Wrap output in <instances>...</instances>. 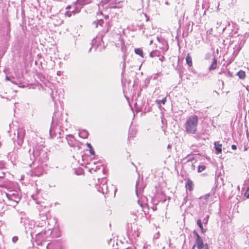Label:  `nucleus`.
<instances>
[{
    "label": "nucleus",
    "mask_w": 249,
    "mask_h": 249,
    "mask_svg": "<svg viewBox=\"0 0 249 249\" xmlns=\"http://www.w3.org/2000/svg\"><path fill=\"white\" fill-rule=\"evenodd\" d=\"M204 247H205L204 249H209L208 246L207 244H205Z\"/></svg>",
    "instance_id": "c03bdc74"
},
{
    "label": "nucleus",
    "mask_w": 249,
    "mask_h": 249,
    "mask_svg": "<svg viewBox=\"0 0 249 249\" xmlns=\"http://www.w3.org/2000/svg\"><path fill=\"white\" fill-rule=\"evenodd\" d=\"M231 148L232 150H236L237 149V146L236 145L232 144L231 145Z\"/></svg>",
    "instance_id": "a19ab883"
},
{
    "label": "nucleus",
    "mask_w": 249,
    "mask_h": 249,
    "mask_svg": "<svg viewBox=\"0 0 249 249\" xmlns=\"http://www.w3.org/2000/svg\"><path fill=\"white\" fill-rule=\"evenodd\" d=\"M16 193H18V192L15 191V190H12V191H9L8 193H6V199L10 198V197H12V196H13L15 195V194Z\"/></svg>",
    "instance_id": "412c9836"
},
{
    "label": "nucleus",
    "mask_w": 249,
    "mask_h": 249,
    "mask_svg": "<svg viewBox=\"0 0 249 249\" xmlns=\"http://www.w3.org/2000/svg\"><path fill=\"white\" fill-rule=\"evenodd\" d=\"M5 167V163L3 161H0V170H3Z\"/></svg>",
    "instance_id": "7c9ffc66"
},
{
    "label": "nucleus",
    "mask_w": 249,
    "mask_h": 249,
    "mask_svg": "<svg viewBox=\"0 0 249 249\" xmlns=\"http://www.w3.org/2000/svg\"><path fill=\"white\" fill-rule=\"evenodd\" d=\"M125 57H126V55L125 54H124V55L123 56V60H124V62H123V65H122V74H123V73L124 72V71H125Z\"/></svg>",
    "instance_id": "bb28decb"
},
{
    "label": "nucleus",
    "mask_w": 249,
    "mask_h": 249,
    "mask_svg": "<svg viewBox=\"0 0 249 249\" xmlns=\"http://www.w3.org/2000/svg\"><path fill=\"white\" fill-rule=\"evenodd\" d=\"M160 60H162V58H160Z\"/></svg>",
    "instance_id": "bf43d9fd"
},
{
    "label": "nucleus",
    "mask_w": 249,
    "mask_h": 249,
    "mask_svg": "<svg viewBox=\"0 0 249 249\" xmlns=\"http://www.w3.org/2000/svg\"><path fill=\"white\" fill-rule=\"evenodd\" d=\"M92 170H93V168H91V169L90 170V171H91Z\"/></svg>",
    "instance_id": "4d7b16f0"
},
{
    "label": "nucleus",
    "mask_w": 249,
    "mask_h": 249,
    "mask_svg": "<svg viewBox=\"0 0 249 249\" xmlns=\"http://www.w3.org/2000/svg\"><path fill=\"white\" fill-rule=\"evenodd\" d=\"M66 139L67 141L68 144L71 147L76 146L77 142L74 136L71 134H69L66 136Z\"/></svg>",
    "instance_id": "1a4fd4ad"
},
{
    "label": "nucleus",
    "mask_w": 249,
    "mask_h": 249,
    "mask_svg": "<svg viewBox=\"0 0 249 249\" xmlns=\"http://www.w3.org/2000/svg\"><path fill=\"white\" fill-rule=\"evenodd\" d=\"M18 240V237L17 236H14L12 238V241L14 243L17 242Z\"/></svg>",
    "instance_id": "4c0bfd02"
},
{
    "label": "nucleus",
    "mask_w": 249,
    "mask_h": 249,
    "mask_svg": "<svg viewBox=\"0 0 249 249\" xmlns=\"http://www.w3.org/2000/svg\"><path fill=\"white\" fill-rule=\"evenodd\" d=\"M44 172V170L42 167L38 166L32 172V176L39 177Z\"/></svg>",
    "instance_id": "9d476101"
},
{
    "label": "nucleus",
    "mask_w": 249,
    "mask_h": 249,
    "mask_svg": "<svg viewBox=\"0 0 249 249\" xmlns=\"http://www.w3.org/2000/svg\"><path fill=\"white\" fill-rule=\"evenodd\" d=\"M206 169V166L205 165H199L197 169V172L198 173H200L204 171Z\"/></svg>",
    "instance_id": "cd10ccee"
},
{
    "label": "nucleus",
    "mask_w": 249,
    "mask_h": 249,
    "mask_svg": "<svg viewBox=\"0 0 249 249\" xmlns=\"http://www.w3.org/2000/svg\"><path fill=\"white\" fill-rule=\"evenodd\" d=\"M208 218H209V216H207V218H205L204 219L203 221H204V224H207Z\"/></svg>",
    "instance_id": "ea45409f"
},
{
    "label": "nucleus",
    "mask_w": 249,
    "mask_h": 249,
    "mask_svg": "<svg viewBox=\"0 0 249 249\" xmlns=\"http://www.w3.org/2000/svg\"><path fill=\"white\" fill-rule=\"evenodd\" d=\"M248 113H249V110H248Z\"/></svg>",
    "instance_id": "052dcab7"
},
{
    "label": "nucleus",
    "mask_w": 249,
    "mask_h": 249,
    "mask_svg": "<svg viewBox=\"0 0 249 249\" xmlns=\"http://www.w3.org/2000/svg\"><path fill=\"white\" fill-rule=\"evenodd\" d=\"M73 6L74 7V9L71 11L73 15L79 13L80 12L81 8L83 7L81 5H79L78 4L76 3L75 4L74 2L73 3Z\"/></svg>",
    "instance_id": "ddd939ff"
},
{
    "label": "nucleus",
    "mask_w": 249,
    "mask_h": 249,
    "mask_svg": "<svg viewBox=\"0 0 249 249\" xmlns=\"http://www.w3.org/2000/svg\"><path fill=\"white\" fill-rule=\"evenodd\" d=\"M160 60H162V58H160Z\"/></svg>",
    "instance_id": "13d9d810"
},
{
    "label": "nucleus",
    "mask_w": 249,
    "mask_h": 249,
    "mask_svg": "<svg viewBox=\"0 0 249 249\" xmlns=\"http://www.w3.org/2000/svg\"><path fill=\"white\" fill-rule=\"evenodd\" d=\"M232 27L233 28V29H231V31L229 33V36L231 37H236L238 36L237 34L238 33V29L235 28V25L234 24H232Z\"/></svg>",
    "instance_id": "2eb2a0df"
},
{
    "label": "nucleus",
    "mask_w": 249,
    "mask_h": 249,
    "mask_svg": "<svg viewBox=\"0 0 249 249\" xmlns=\"http://www.w3.org/2000/svg\"><path fill=\"white\" fill-rule=\"evenodd\" d=\"M139 181H137L136 182V193H137V191L138 190V189H139Z\"/></svg>",
    "instance_id": "f704fd0d"
},
{
    "label": "nucleus",
    "mask_w": 249,
    "mask_h": 249,
    "mask_svg": "<svg viewBox=\"0 0 249 249\" xmlns=\"http://www.w3.org/2000/svg\"><path fill=\"white\" fill-rule=\"evenodd\" d=\"M185 187L187 190L190 191H193L194 189V184L192 180L188 179L185 183Z\"/></svg>",
    "instance_id": "f8f14e48"
},
{
    "label": "nucleus",
    "mask_w": 249,
    "mask_h": 249,
    "mask_svg": "<svg viewBox=\"0 0 249 249\" xmlns=\"http://www.w3.org/2000/svg\"><path fill=\"white\" fill-rule=\"evenodd\" d=\"M3 170H0V178H4L5 173L3 171Z\"/></svg>",
    "instance_id": "2f4dec72"
},
{
    "label": "nucleus",
    "mask_w": 249,
    "mask_h": 249,
    "mask_svg": "<svg viewBox=\"0 0 249 249\" xmlns=\"http://www.w3.org/2000/svg\"><path fill=\"white\" fill-rule=\"evenodd\" d=\"M96 42V39L95 38H93L92 40V42H91V44H92V46L90 47V48L89 49V52H90L92 49V46H93V44L94 43Z\"/></svg>",
    "instance_id": "c9c22d12"
},
{
    "label": "nucleus",
    "mask_w": 249,
    "mask_h": 249,
    "mask_svg": "<svg viewBox=\"0 0 249 249\" xmlns=\"http://www.w3.org/2000/svg\"><path fill=\"white\" fill-rule=\"evenodd\" d=\"M127 234L129 235H131L134 237H139L140 232L138 231V228L137 224L135 223L128 224L127 228Z\"/></svg>",
    "instance_id": "0eeeda50"
},
{
    "label": "nucleus",
    "mask_w": 249,
    "mask_h": 249,
    "mask_svg": "<svg viewBox=\"0 0 249 249\" xmlns=\"http://www.w3.org/2000/svg\"><path fill=\"white\" fill-rule=\"evenodd\" d=\"M10 23L7 19L5 18L3 26L1 29L0 34L6 41H8L10 39Z\"/></svg>",
    "instance_id": "20e7f679"
},
{
    "label": "nucleus",
    "mask_w": 249,
    "mask_h": 249,
    "mask_svg": "<svg viewBox=\"0 0 249 249\" xmlns=\"http://www.w3.org/2000/svg\"><path fill=\"white\" fill-rule=\"evenodd\" d=\"M25 130L22 128H19L18 130V140H17V143L19 146H21L23 142L24 137L25 135Z\"/></svg>",
    "instance_id": "6e6552de"
},
{
    "label": "nucleus",
    "mask_w": 249,
    "mask_h": 249,
    "mask_svg": "<svg viewBox=\"0 0 249 249\" xmlns=\"http://www.w3.org/2000/svg\"><path fill=\"white\" fill-rule=\"evenodd\" d=\"M104 22L103 19H100L99 20H97V21H95L93 22V24L95 25L96 27H97L98 25L103 26Z\"/></svg>",
    "instance_id": "393cba45"
},
{
    "label": "nucleus",
    "mask_w": 249,
    "mask_h": 249,
    "mask_svg": "<svg viewBox=\"0 0 249 249\" xmlns=\"http://www.w3.org/2000/svg\"><path fill=\"white\" fill-rule=\"evenodd\" d=\"M38 209L39 212L38 219L39 221H40L39 223V226L43 227L46 225V221L48 219L49 212V208L46 206L41 205L39 206Z\"/></svg>",
    "instance_id": "7ed1b4c3"
},
{
    "label": "nucleus",
    "mask_w": 249,
    "mask_h": 249,
    "mask_svg": "<svg viewBox=\"0 0 249 249\" xmlns=\"http://www.w3.org/2000/svg\"><path fill=\"white\" fill-rule=\"evenodd\" d=\"M87 146L89 148V151L90 154L91 155H95V152H94V149L92 148V145L90 143H87Z\"/></svg>",
    "instance_id": "a878e982"
},
{
    "label": "nucleus",
    "mask_w": 249,
    "mask_h": 249,
    "mask_svg": "<svg viewBox=\"0 0 249 249\" xmlns=\"http://www.w3.org/2000/svg\"><path fill=\"white\" fill-rule=\"evenodd\" d=\"M198 118L196 115L189 116L185 123V128L187 133L194 134L197 130Z\"/></svg>",
    "instance_id": "f03ea898"
},
{
    "label": "nucleus",
    "mask_w": 249,
    "mask_h": 249,
    "mask_svg": "<svg viewBox=\"0 0 249 249\" xmlns=\"http://www.w3.org/2000/svg\"><path fill=\"white\" fill-rule=\"evenodd\" d=\"M108 18V16H107L106 17V18Z\"/></svg>",
    "instance_id": "864d4df0"
},
{
    "label": "nucleus",
    "mask_w": 249,
    "mask_h": 249,
    "mask_svg": "<svg viewBox=\"0 0 249 249\" xmlns=\"http://www.w3.org/2000/svg\"><path fill=\"white\" fill-rule=\"evenodd\" d=\"M32 197L34 199H35V197H34L33 196H32Z\"/></svg>",
    "instance_id": "8fccbe9b"
},
{
    "label": "nucleus",
    "mask_w": 249,
    "mask_h": 249,
    "mask_svg": "<svg viewBox=\"0 0 249 249\" xmlns=\"http://www.w3.org/2000/svg\"><path fill=\"white\" fill-rule=\"evenodd\" d=\"M214 147L215 152L217 154H219L222 152V144L218 142H214Z\"/></svg>",
    "instance_id": "dca6fc26"
},
{
    "label": "nucleus",
    "mask_w": 249,
    "mask_h": 249,
    "mask_svg": "<svg viewBox=\"0 0 249 249\" xmlns=\"http://www.w3.org/2000/svg\"><path fill=\"white\" fill-rule=\"evenodd\" d=\"M27 154L29 156V159L30 161H28L29 164H31V162L33 163L34 161L37 160L39 162H44L48 159L47 153L45 149V147L42 145H37L36 147L34 148L32 151V155H31V150L30 148L29 150L27 149Z\"/></svg>",
    "instance_id": "f257e3e1"
},
{
    "label": "nucleus",
    "mask_w": 249,
    "mask_h": 249,
    "mask_svg": "<svg viewBox=\"0 0 249 249\" xmlns=\"http://www.w3.org/2000/svg\"><path fill=\"white\" fill-rule=\"evenodd\" d=\"M108 30H109V27L107 28V31H108Z\"/></svg>",
    "instance_id": "6e6d98bb"
},
{
    "label": "nucleus",
    "mask_w": 249,
    "mask_h": 249,
    "mask_svg": "<svg viewBox=\"0 0 249 249\" xmlns=\"http://www.w3.org/2000/svg\"><path fill=\"white\" fill-rule=\"evenodd\" d=\"M160 54V52L159 51L155 50L152 51L150 54L149 55L151 57H154L155 56H159Z\"/></svg>",
    "instance_id": "b1692460"
},
{
    "label": "nucleus",
    "mask_w": 249,
    "mask_h": 249,
    "mask_svg": "<svg viewBox=\"0 0 249 249\" xmlns=\"http://www.w3.org/2000/svg\"><path fill=\"white\" fill-rule=\"evenodd\" d=\"M217 66V59L215 57L213 58V62L210 67L209 68V70L210 71L212 70H215Z\"/></svg>",
    "instance_id": "f3484780"
},
{
    "label": "nucleus",
    "mask_w": 249,
    "mask_h": 249,
    "mask_svg": "<svg viewBox=\"0 0 249 249\" xmlns=\"http://www.w3.org/2000/svg\"><path fill=\"white\" fill-rule=\"evenodd\" d=\"M136 131L135 130L132 129L129 133V138H133L135 137Z\"/></svg>",
    "instance_id": "c756f323"
},
{
    "label": "nucleus",
    "mask_w": 249,
    "mask_h": 249,
    "mask_svg": "<svg viewBox=\"0 0 249 249\" xmlns=\"http://www.w3.org/2000/svg\"><path fill=\"white\" fill-rule=\"evenodd\" d=\"M236 75H237L240 79H244L246 77V73L244 71L240 70L237 72Z\"/></svg>",
    "instance_id": "aec40b11"
},
{
    "label": "nucleus",
    "mask_w": 249,
    "mask_h": 249,
    "mask_svg": "<svg viewBox=\"0 0 249 249\" xmlns=\"http://www.w3.org/2000/svg\"><path fill=\"white\" fill-rule=\"evenodd\" d=\"M134 52L136 54L140 55L141 57H144V53L142 48L135 49Z\"/></svg>",
    "instance_id": "6ab92c4d"
},
{
    "label": "nucleus",
    "mask_w": 249,
    "mask_h": 249,
    "mask_svg": "<svg viewBox=\"0 0 249 249\" xmlns=\"http://www.w3.org/2000/svg\"><path fill=\"white\" fill-rule=\"evenodd\" d=\"M191 169L193 170L195 169V166L193 163L191 164Z\"/></svg>",
    "instance_id": "37998d69"
},
{
    "label": "nucleus",
    "mask_w": 249,
    "mask_h": 249,
    "mask_svg": "<svg viewBox=\"0 0 249 249\" xmlns=\"http://www.w3.org/2000/svg\"><path fill=\"white\" fill-rule=\"evenodd\" d=\"M195 247H196V245H194L193 246V247H192V249H195Z\"/></svg>",
    "instance_id": "de8ad7c7"
},
{
    "label": "nucleus",
    "mask_w": 249,
    "mask_h": 249,
    "mask_svg": "<svg viewBox=\"0 0 249 249\" xmlns=\"http://www.w3.org/2000/svg\"><path fill=\"white\" fill-rule=\"evenodd\" d=\"M165 3H166V4H168V2L167 1H166V2H165Z\"/></svg>",
    "instance_id": "3c124183"
},
{
    "label": "nucleus",
    "mask_w": 249,
    "mask_h": 249,
    "mask_svg": "<svg viewBox=\"0 0 249 249\" xmlns=\"http://www.w3.org/2000/svg\"><path fill=\"white\" fill-rule=\"evenodd\" d=\"M21 199V196L19 193H16L15 195L12 196L10 198L3 199L4 202L7 205L15 207Z\"/></svg>",
    "instance_id": "423d86ee"
},
{
    "label": "nucleus",
    "mask_w": 249,
    "mask_h": 249,
    "mask_svg": "<svg viewBox=\"0 0 249 249\" xmlns=\"http://www.w3.org/2000/svg\"><path fill=\"white\" fill-rule=\"evenodd\" d=\"M65 14L66 16L71 17L73 13L71 12V11H67Z\"/></svg>",
    "instance_id": "473e14b6"
},
{
    "label": "nucleus",
    "mask_w": 249,
    "mask_h": 249,
    "mask_svg": "<svg viewBox=\"0 0 249 249\" xmlns=\"http://www.w3.org/2000/svg\"><path fill=\"white\" fill-rule=\"evenodd\" d=\"M193 233L196 236V238H198V237H200L199 234L195 230L193 231Z\"/></svg>",
    "instance_id": "e433bc0d"
},
{
    "label": "nucleus",
    "mask_w": 249,
    "mask_h": 249,
    "mask_svg": "<svg viewBox=\"0 0 249 249\" xmlns=\"http://www.w3.org/2000/svg\"><path fill=\"white\" fill-rule=\"evenodd\" d=\"M152 43V41H150V44H151Z\"/></svg>",
    "instance_id": "5fc2aeb1"
},
{
    "label": "nucleus",
    "mask_w": 249,
    "mask_h": 249,
    "mask_svg": "<svg viewBox=\"0 0 249 249\" xmlns=\"http://www.w3.org/2000/svg\"><path fill=\"white\" fill-rule=\"evenodd\" d=\"M6 80H10V79H9V78L8 76H6Z\"/></svg>",
    "instance_id": "49530a36"
},
{
    "label": "nucleus",
    "mask_w": 249,
    "mask_h": 249,
    "mask_svg": "<svg viewBox=\"0 0 249 249\" xmlns=\"http://www.w3.org/2000/svg\"><path fill=\"white\" fill-rule=\"evenodd\" d=\"M166 101V99L165 98L162 99L161 100L157 101V102L159 104L162 103V104H164Z\"/></svg>",
    "instance_id": "72a5a7b5"
},
{
    "label": "nucleus",
    "mask_w": 249,
    "mask_h": 249,
    "mask_svg": "<svg viewBox=\"0 0 249 249\" xmlns=\"http://www.w3.org/2000/svg\"><path fill=\"white\" fill-rule=\"evenodd\" d=\"M88 135V131L85 130H81L79 132V136L83 139L87 138Z\"/></svg>",
    "instance_id": "a211bd4d"
},
{
    "label": "nucleus",
    "mask_w": 249,
    "mask_h": 249,
    "mask_svg": "<svg viewBox=\"0 0 249 249\" xmlns=\"http://www.w3.org/2000/svg\"><path fill=\"white\" fill-rule=\"evenodd\" d=\"M2 2V0H0V4Z\"/></svg>",
    "instance_id": "09e8293b"
},
{
    "label": "nucleus",
    "mask_w": 249,
    "mask_h": 249,
    "mask_svg": "<svg viewBox=\"0 0 249 249\" xmlns=\"http://www.w3.org/2000/svg\"><path fill=\"white\" fill-rule=\"evenodd\" d=\"M71 6H72L71 5H68V6L67 7L66 9H70V8H71Z\"/></svg>",
    "instance_id": "a18cd8bd"
},
{
    "label": "nucleus",
    "mask_w": 249,
    "mask_h": 249,
    "mask_svg": "<svg viewBox=\"0 0 249 249\" xmlns=\"http://www.w3.org/2000/svg\"><path fill=\"white\" fill-rule=\"evenodd\" d=\"M196 246H197L198 249H202L204 248V243L201 237L196 238L195 240Z\"/></svg>",
    "instance_id": "9b49d317"
},
{
    "label": "nucleus",
    "mask_w": 249,
    "mask_h": 249,
    "mask_svg": "<svg viewBox=\"0 0 249 249\" xmlns=\"http://www.w3.org/2000/svg\"><path fill=\"white\" fill-rule=\"evenodd\" d=\"M216 186L214 188H213L211 191V194H213V195H214L215 192L216 191Z\"/></svg>",
    "instance_id": "58836bf2"
},
{
    "label": "nucleus",
    "mask_w": 249,
    "mask_h": 249,
    "mask_svg": "<svg viewBox=\"0 0 249 249\" xmlns=\"http://www.w3.org/2000/svg\"><path fill=\"white\" fill-rule=\"evenodd\" d=\"M99 184L96 185V187L98 192L102 193L103 194H107L109 193L108 186L107 184V180L106 178H103L101 179H98Z\"/></svg>",
    "instance_id": "39448f33"
},
{
    "label": "nucleus",
    "mask_w": 249,
    "mask_h": 249,
    "mask_svg": "<svg viewBox=\"0 0 249 249\" xmlns=\"http://www.w3.org/2000/svg\"><path fill=\"white\" fill-rule=\"evenodd\" d=\"M186 63L188 64L189 66L191 67L192 66L193 63L192 61V58L189 53H188L186 56Z\"/></svg>",
    "instance_id": "5701e85b"
},
{
    "label": "nucleus",
    "mask_w": 249,
    "mask_h": 249,
    "mask_svg": "<svg viewBox=\"0 0 249 249\" xmlns=\"http://www.w3.org/2000/svg\"><path fill=\"white\" fill-rule=\"evenodd\" d=\"M197 225L201 229L202 233H204L206 232V230L203 227L202 223L200 219H198L197 220Z\"/></svg>",
    "instance_id": "4be33fe9"
},
{
    "label": "nucleus",
    "mask_w": 249,
    "mask_h": 249,
    "mask_svg": "<svg viewBox=\"0 0 249 249\" xmlns=\"http://www.w3.org/2000/svg\"><path fill=\"white\" fill-rule=\"evenodd\" d=\"M92 1V0H76L74 3L75 4L76 3L78 4L83 7L84 5L90 3Z\"/></svg>",
    "instance_id": "4468645a"
},
{
    "label": "nucleus",
    "mask_w": 249,
    "mask_h": 249,
    "mask_svg": "<svg viewBox=\"0 0 249 249\" xmlns=\"http://www.w3.org/2000/svg\"><path fill=\"white\" fill-rule=\"evenodd\" d=\"M54 123H55V120H54V116L53 117V121H52V125H51V128H50V135H52V132L53 131V129L54 126Z\"/></svg>",
    "instance_id": "c85d7f7f"
},
{
    "label": "nucleus",
    "mask_w": 249,
    "mask_h": 249,
    "mask_svg": "<svg viewBox=\"0 0 249 249\" xmlns=\"http://www.w3.org/2000/svg\"><path fill=\"white\" fill-rule=\"evenodd\" d=\"M228 74H229V75H231V73H230V72H228Z\"/></svg>",
    "instance_id": "603ef678"
},
{
    "label": "nucleus",
    "mask_w": 249,
    "mask_h": 249,
    "mask_svg": "<svg viewBox=\"0 0 249 249\" xmlns=\"http://www.w3.org/2000/svg\"><path fill=\"white\" fill-rule=\"evenodd\" d=\"M51 97H52V100H53V101H54V97H53V92H52L51 93Z\"/></svg>",
    "instance_id": "79ce46f5"
}]
</instances>
